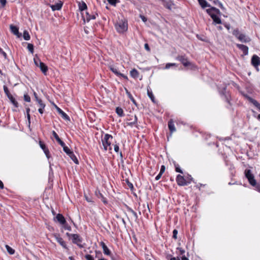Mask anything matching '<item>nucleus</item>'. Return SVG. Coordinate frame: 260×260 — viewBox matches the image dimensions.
<instances>
[{
    "instance_id": "680f3d73",
    "label": "nucleus",
    "mask_w": 260,
    "mask_h": 260,
    "mask_svg": "<svg viewBox=\"0 0 260 260\" xmlns=\"http://www.w3.org/2000/svg\"><path fill=\"white\" fill-rule=\"evenodd\" d=\"M177 249L180 251V254L182 255L185 253V250L181 248H177Z\"/></svg>"
},
{
    "instance_id": "aec40b11",
    "label": "nucleus",
    "mask_w": 260,
    "mask_h": 260,
    "mask_svg": "<svg viewBox=\"0 0 260 260\" xmlns=\"http://www.w3.org/2000/svg\"><path fill=\"white\" fill-rule=\"evenodd\" d=\"M38 61L39 62V67L43 72V73L45 75L46 74V73L48 71L47 66L43 62H41L40 59H38Z\"/></svg>"
},
{
    "instance_id": "c03bdc74",
    "label": "nucleus",
    "mask_w": 260,
    "mask_h": 260,
    "mask_svg": "<svg viewBox=\"0 0 260 260\" xmlns=\"http://www.w3.org/2000/svg\"><path fill=\"white\" fill-rule=\"evenodd\" d=\"M62 228L66 230L69 231H71L72 228L70 225H69L67 222L62 226Z\"/></svg>"
},
{
    "instance_id": "ddd939ff",
    "label": "nucleus",
    "mask_w": 260,
    "mask_h": 260,
    "mask_svg": "<svg viewBox=\"0 0 260 260\" xmlns=\"http://www.w3.org/2000/svg\"><path fill=\"white\" fill-rule=\"evenodd\" d=\"M245 98L256 107L260 111V104L255 100L252 99L247 94L244 95Z\"/></svg>"
},
{
    "instance_id": "2f4dec72",
    "label": "nucleus",
    "mask_w": 260,
    "mask_h": 260,
    "mask_svg": "<svg viewBox=\"0 0 260 260\" xmlns=\"http://www.w3.org/2000/svg\"><path fill=\"white\" fill-rule=\"evenodd\" d=\"M116 113L120 117H123L124 116L123 109L120 107H117L116 109Z\"/></svg>"
},
{
    "instance_id": "5fc2aeb1",
    "label": "nucleus",
    "mask_w": 260,
    "mask_h": 260,
    "mask_svg": "<svg viewBox=\"0 0 260 260\" xmlns=\"http://www.w3.org/2000/svg\"><path fill=\"white\" fill-rule=\"evenodd\" d=\"M7 3V0H0V4L2 7H4Z\"/></svg>"
},
{
    "instance_id": "4468645a",
    "label": "nucleus",
    "mask_w": 260,
    "mask_h": 260,
    "mask_svg": "<svg viewBox=\"0 0 260 260\" xmlns=\"http://www.w3.org/2000/svg\"><path fill=\"white\" fill-rule=\"evenodd\" d=\"M39 145H40V147L43 150V151H44V153L45 154L46 157L48 158H49L50 157L49 150L48 149V148L46 146L45 144L43 142H42L41 141H39Z\"/></svg>"
},
{
    "instance_id": "4d7b16f0",
    "label": "nucleus",
    "mask_w": 260,
    "mask_h": 260,
    "mask_svg": "<svg viewBox=\"0 0 260 260\" xmlns=\"http://www.w3.org/2000/svg\"><path fill=\"white\" fill-rule=\"evenodd\" d=\"M144 48H145V49L147 51H150V47H149V45H148V44L147 43H145V44H144Z\"/></svg>"
},
{
    "instance_id": "69168bd1",
    "label": "nucleus",
    "mask_w": 260,
    "mask_h": 260,
    "mask_svg": "<svg viewBox=\"0 0 260 260\" xmlns=\"http://www.w3.org/2000/svg\"><path fill=\"white\" fill-rule=\"evenodd\" d=\"M85 199H86V200L88 202H93V201L91 200V199L88 198L87 196H85Z\"/></svg>"
},
{
    "instance_id": "603ef678",
    "label": "nucleus",
    "mask_w": 260,
    "mask_h": 260,
    "mask_svg": "<svg viewBox=\"0 0 260 260\" xmlns=\"http://www.w3.org/2000/svg\"><path fill=\"white\" fill-rule=\"evenodd\" d=\"M114 151L118 153L119 152V146L117 144H116L114 145Z\"/></svg>"
},
{
    "instance_id": "6e6552de",
    "label": "nucleus",
    "mask_w": 260,
    "mask_h": 260,
    "mask_svg": "<svg viewBox=\"0 0 260 260\" xmlns=\"http://www.w3.org/2000/svg\"><path fill=\"white\" fill-rule=\"evenodd\" d=\"M176 182L179 186H185L190 183V180H186L183 176L178 175L176 177Z\"/></svg>"
},
{
    "instance_id": "e2e57ef3",
    "label": "nucleus",
    "mask_w": 260,
    "mask_h": 260,
    "mask_svg": "<svg viewBox=\"0 0 260 260\" xmlns=\"http://www.w3.org/2000/svg\"><path fill=\"white\" fill-rule=\"evenodd\" d=\"M34 96H35V100L36 101L38 102L39 100H40L41 99H39L37 95V94L36 93V92H34Z\"/></svg>"
},
{
    "instance_id": "f8f14e48",
    "label": "nucleus",
    "mask_w": 260,
    "mask_h": 260,
    "mask_svg": "<svg viewBox=\"0 0 260 260\" xmlns=\"http://www.w3.org/2000/svg\"><path fill=\"white\" fill-rule=\"evenodd\" d=\"M176 58L180 61L184 67H188L190 64V62L184 55H179Z\"/></svg>"
},
{
    "instance_id": "7ed1b4c3",
    "label": "nucleus",
    "mask_w": 260,
    "mask_h": 260,
    "mask_svg": "<svg viewBox=\"0 0 260 260\" xmlns=\"http://www.w3.org/2000/svg\"><path fill=\"white\" fill-rule=\"evenodd\" d=\"M233 35L242 43H248L250 42V38L244 34L240 32L239 29L236 28L233 31Z\"/></svg>"
},
{
    "instance_id": "c756f323",
    "label": "nucleus",
    "mask_w": 260,
    "mask_h": 260,
    "mask_svg": "<svg viewBox=\"0 0 260 260\" xmlns=\"http://www.w3.org/2000/svg\"><path fill=\"white\" fill-rule=\"evenodd\" d=\"M8 98L10 101L11 103L15 107L17 108L18 107V103L16 101L15 98L13 96V95L11 94L8 96Z\"/></svg>"
},
{
    "instance_id": "9d476101",
    "label": "nucleus",
    "mask_w": 260,
    "mask_h": 260,
    "mask_svg": "<svg viewBox=\"0 0 260 260\" xmlns=\"http://www.w3.org/2000/svg\"><path fill=\"white\" fill-rule=\"evenodd\" d=\"M109 69L110 70V71H111L114 74H115L116 76H118V77H122L123 78L126 79V80H127L128 79V78L127 77L120 73L118 70V69L114 66H110L109 67Z\"/></svg>"
},
{
    "instance_id": "37998d69",
    "label": "nucleus",
    "mask_w": 260,
    "mask_h": 260,
    "mask_svg": "<svg viewBox=\"0 0 260 260\" xmlns=\"http://www.w3.org/2000/svg\"><path fill=\"white\" fill-rule=\"evenodd\" d=\"M255 187V190L260 193V184L255 182V185H252Z\"/></svg>"
},
{
    "instance_id": "a19ab883",
    "label": "nucleus",
    "mask_w": 260,
    "mask_h": 260,
    "mask_svg": "<svg viewBox=\"0 0 260 260\" xmlns=\"http://www.w3.org/2000/svg\"><path fill=\"white\" fill-rule=\"evenodd\" d=\"M174 166H175V168L176 172L180 173H181V174H183V171L180 169V166H179V165L178 164H177L176 163H174Z\"/></svg>"
},
{
    "instance_id": "20e7f679",
    "label": "nucleus",
    "mask_w": 260,
    "mask_h": 260,
    "mask_svg": "<svg viewBox=\"0 0 260 260\" xmlns=\"http://www.w3.org/2000/svg\"><path fill=\"white\" fill-rule=\"evenodd\" d=\"M206 12L207 13L211 16V17L212 18L213 22L216 24H221V20L220 18L217 16L216 14H214L213 12L218 13L219 12V10L215 8V7H211L210 9H208L206 10Z\"/></svg>"
},
{
    "instance_id": "2eb2a0df",
    "label": "nucleus",
    "mask_w": 260,
    "mask_h": 260,
    "mask_svg": "<svg viewBox=\"0 0 260 260\" xmlns=\"http://www.w3.org/2000/svg\"><path fill=\"white\" fill-rule=\"evenodd\" d=\"M236 46L243 52L244 55H247L248 54V47L247 46L237 44Z\"/></svg>"
},
{
    "instance_id": "ea45409f",
    "label": "nucleus",
    "mask_w": 260,
    "mask_h": 260,
    "mask_svg": "<svg viewBox=\"0 0 260 260\" xmlns=\"http://www.w3.org/2000/svg\"><path fill=\"white\" fill-rule=\"evenodd\" d=\"M102 253L101 252L99 251H95V258L96 257H98L99 258L98 259V260H108L105 258H103V257H101V258H100V256H102Z\"/></svg>"
},
{
    "instance_id": "a18cd8bd",
    "label": "nucleus",
    "mask_w": 260,
    "mask_h": 260,
    "mask_svg": "<svg viewBox=\"0 0 260 260\" xmlns=\"http://www.w3.org/2000/svg\"><path fill=\"white\" fill-rule=\"evenodd\" d=\"M85 258L86 260H94V257L93 255L90 254H86L85 255Z\"/></svg>"
},
{
    "instance_id": "6e6d98bb",
    "label": "nucleus",
    "mask_w": 260,
    "mask_h": 260,
    "mask_svg": "<svg viewBox=\"0 0 260 260\" xmlns=\"http://www.w3.org/2000/svg\"><path fill=\"white\" fill-rule=\"evenodd\" d=\"M0 53L4 56L5 59L7 58V55L5 52H4L1 48Z\"/></svg>"
},
{
    "instance_id": "774afa93",
    "label": "nucleus",
    "mask_w": 260,
    "mask_h": 260,
    "mask_svg": "<svg viewBox=\"0 0 260 260\" xmlns=\"http://www.w3.org/2000/svg\"><path fill=\"white\" fill-rule=\"evenodd\" d=\"M170 260H180V259L178 257L177 258L173 257H172Z\"/></svg>"
},
{
    "instance_id": "f257e3e1",
    "label": "nucleus",
    "mask_w": 260,
    "mask_h": 260,
    "mask_svg": "<svg viewBox=\"0 0 260 260\" xmlns=\"http://www.w3.org/2000/svg\"><path fill=\"white\" fill-rule=\"evenodd\" d=\"M115 26L118 32L123 33L127 30V21L125 19L119 20L115 24Z\"/></svg>"
},
{
    "instance_id": "0eeeda50",
    "label": "nucleus",
    "mask_w": 260,
    "mask_h": 260,
    "mask_svg": "<svg viewBox=\"0 0 260 260\" xmlns=\"http://www.w3.org/2000/svg\"><path fill=\"white\" fill-rule=\"evenodd\" d=\"M251 64L258 72L259 71L260 57L256 54H254L251 59Z\"/></svg>"
},
{
    "instance_id": "473e14b6",
    "label": "nucleus",
    "mask_w": 260,
    "mask_h": 260,
    "mask_svg": "<svg viewBox=\"0 0 260 260\" xmlns=\"http://www.w3.org/2000/svg\"><path fill=\"white\" fill-rule=\"evenodd\" d=\"M69 156L76 164H79L78 160L73 151L69 155Z\"/></svg>"
},
{
    "instance_id": "13d9d810",
    "label": "nucleus",
    "mask_w": 260,
    "mask_h": 260,
    "mask_svg": "<svg viewBox=\"0 0 260 260\" xmlns=\"http://www.w3.org/2000/svg\"><path fill=\"white\" fill-rule=\"evenodd\" d=\"M127 185L128 186L131 188V189H133L134 188V186H133V184L130 182L129 181H128V180L127 181Z\"/></svg>"
},
{
    "instance_id": "393cba45",
    "label": "nucleus",
    "mask_w": 260,
    "mask_h": 260,
    "mask_svg": "<svg viewBox=\"0 0 260 260\" xmlns=\"http://www.w3.org/2000/svg\"><path fill=\"white\" fill-rule=\"evenodd\" d=\"M124 206L127 210V211L131 212L133 215L134 216L136 220H137L138 218V215L137 213L134 211L131 207H129L128 206H127L126 204H124Z\"/></svg>"
},
{
    "instance_id": "cd10ccee",
    "label": "nucleus",
    "mask_w": 260,
    "mask_h": 260,
    "mask_svg": "<svg viewBox=\"0 0 260 260\" xmlns=\"http://www.w3.org/2000/svg\"><path fill=\"white\" fill-rule=\"evenodd\" d=\"M79 9L80 11H83L87 9V7L86 3L84 1L79 3Z\"/></svg>"
},
{
    "instance_id": "423d86ee",
    "label": "nucleus",
    "mask_w": 260,
    "mask_h": 260,
    "mask_svg": "<svg viewBox=\"0 0 260 260\" xmlns=\"http://www.w3.org/2000/svg\"><path fill=\"white\" fill-rule=\"evenodd\" d=\"M71 240L72 243L76 244L79 248H82L84 247V245L81 244L83 238L79 234H74Z\"/></svg>"
},
{
    "instance_id": "e433bc0d",
    "label": "nucleus",
    "mask_w": 260,
    "mask_h": 260,
    "mask_svg": "<svg viewBox=\"0 0 260 260\" xmlns=\"http://www.w3.org/2000/svg\"><path fill=\"white\" fill-rule=\"evenodd\" d=\"M6 249L7 250V252L10 254H14L15 253V250L14 249H13L12 248H11L10 246H9V245H6Z\"/></svg>"
},
{
    "instance_id": "f3484780",
    "label": "nucleus",
    "mask_w": 260,
    "mask_h": 260,
    "mask_svg": "<svg viewBox=\"0 0 260 260\" xmlns=\"http://www.w3.org/2000/svg\"><path fill=\"white\" fill-rule=\"evenodd\" d=\"M100 244L103 248L104 253L105 255H110L111 254V251L105 243L104 242H101Z\"/></svg>"
},
{
    "instance_id": "052dcab7",
    "label": "nucleus",
    "mask_w": 260,
    "mask_h": 260,
    "mask_svg": "<svg viewBox=\"0 0 260 260\" xmlns=\"http://www.w3.org/2000/svg\"><path fill=\"white\" fill-rule=\"evenodd\" d=\"M74 234H70L69 233H66V236L69 237L70 239H71Z\"/></svg>"
},
{
    "instance_id": "4be33fe9",
    "label": "nucleus",
    "mask_w": 260,
    "mask_h": 260,
    "mask_svg": "<svg viewBox=\"0 0 260 260\" xmlns=\"http://www.w3.org/2000/svg\"><path fill=\"white\" fill-rule=\"evenodd\" d=\"M38 103L40 106V108L38 109V111L40 114H43L44 113V109L45 107V104L43 102L42 100H39L38 102Z\"/></svg>"
},
{
    "instance_id": "412c9836",
    "label": "nucleus",
    "mask_w": 260,
    "mask_h": 260,
    "mask_svg": "<svg viewBox=\"0 0 260 260\" xmlns=\"http://www.w3.org/2000/svg\"><path fill=\"white\" fill-rule=\"evenodd\" d=\"M56 108L57 112L61 115L63 119L67 120H70L69 116L64 112H63L60 108H58V107H56Z\"/></svg>"
},
{
    "instance_id": "f704fd0d",
    "label": "nucleus",
    "mask_w": 260,
    "mask_h": 260,
    "mask_svg": "<svg viewBox=\"0 0 260 260\" xmlns=\"http://www.w3.org/2000/svg\"><path fill=\"white\" fill-rule=\"evenodd\" d=\"M137 122H138V117L136 115H135L134 120L133 121V123H126V124L128 126H130L132 127L134 125H135L136 124H137Z\"/></svg>"
},
{
    "instance_id": "7c9ffc66",
    "label": "nucleus",
    "mask_w": 260,
    "mask_h": 260,
    "mask_svg": "<svg viewBox=\"0 0 260 260\" xmlns=\"http://www.w3.org/2000/svg\"><path fill=\"white\" fill-rule=\"evenodd\" d=\"M10 29L13 34L19 36V30L17 26L11 25L10 26Z\"/></svg>"
},
{
    "instance_id": "dca6fc26",
    "label": "nucleus",
    "mask_w": 260,
    "mask_h": 260,
    "mask_svg": "<svg viewBox=\"0 0 260 260\" xmlns=\"http://www.w3.org/2000/svg\"><path fill=\"white\" fill-rule=\"evenodd\" d=\"M95 194L97 198L101 199V201L103 202L104 204H107L108 202L106 198L104 197L103 194L100 192L99 190L97 189L95 190Z\"/></svg>"
},
{
    "instance_id": "a211bd4d",
    "label": "nucleus",
    "mask_w": 260,
    "mask_h": 260,
    "mask_svg": "<svg viewBox=\"0 0 260 260\" xmlns=\"http://www.w3.org/2000/svg\"><path fill=\"white\" fill-rule=\"evenodd\" d=\"M82 15L83 19L85 20L86 19L87 22H89L91 19H95L96 18V16H98V14L91 15H90L88 12H86L85 16H84L83 14H82Z\"/></svg>"
},
{
    "instance_id": "8fccbe9b",
    "label": "nucleus",
    "mask_w": 260,
    "mask_h": 260,
    "mask_svg": "<svg viewBox=\"0 0 260 260\" xmlns=\"http://www.w3.org/2000/svg\"><path fill=\"white\" fill-rule=\"evenodd\" d=\"M107 1L110 5L115 6L118 0H107Z\"/></svg>"
},
{
    "instance_id": "a878e982",
    "label": "nucleus",
    "mask_w": 260,
    "mask_h": 260,
    "mask_svg": "<svg viewBox=\"0 0 260 260\" xmlns=\"http://www.w3.org/2000/svg\"><path fill=\"white\" fill-rule=\"evenodd\" d=\"M130 75L132 78L137 79L139 77V73L136 69H133L130 72Z\"/></svg>"
},
{
    "instance_id": "bf43d9fd",
    "label": "nucleus",
    "mask_w": 260,
    "mask_h": 260,
    "mask_svg": "<svg viewBox=\"0 0 260 260\" xmlns=\"http://www.w3.org/2000/svg\"><path fill=\"white\" fill-rule=\"evenodd\" d=\"M140 17L141 18L143 22H145L147 21V18L144 16L140 15Z\"/></svg>"
},
{
    "instance_id": "f03ea898",
    "label": "nucleus",
    "mask_w": 260,
    "mask_h": 260,
    "mask_svg": "<svg viewBox=\"0 0 260 260\" xmlns=\"http://www.w3.org/2000/svg\"><path fill=\"white\" fill-rule=\"evenodd\" d=\"M112 139L113 136L108 134H106L104 135V138L102 139V144L105 151H107V150H112L111 145Z\"/></svg>"
},
{
    "instance_id": "72a5a7b5",
    "label": "nucleus",
    "mask_w": 260,
    "mask_h": 260,
    "mask_svg": "<svg viewBox=\"0 0 260 260\" xmlns=\"http://www.w3.org/2000/svg\"><path fill=\"white\" fill-rule=\"evenodd\" d=\"M147 94L149 98L151 100L153 103H155V98L153 94V93L151 90L147 89Z\"/></svg>"
},
{
    "instance_id": "39448f33",
    "label": "nucleus",
    "mask_w": 260,
    "mask_h": 260,
    "mask_svg": "<svg viewBox=\"0 0 260 260\" xmlns=\"http://www.w3.org/2000/svg\"><path fill=\"white\" fill-rule=\"evenodd\" d=\"M244 175L245 177L247 179L249 183L251 185H255L256 180L254 178V176L252 174V171L249 169H246L244 171Z\"/></svg>"
},
{
    "instance_id": "1a4fd4ad",
    "label": "nucleus",
    "mask_w": 260,
    "mask_h": 260,
    "mask_svg": "<svg viewBox=\"0 0 260 260\" xmlns=\"http://www.w3.org/2000/svg\"><path fill=\"white\" fill-rule=\"evenodd\" d=\"M54 236L56 240V241L65 249L69 250L68 247L67 245L66 242L63 240V239L60 237L59 234H54Z\"/></svg>"
},
{
    "instance_id": "5701e85b",
    "label": "nucleus",
    "mask_w": 260,
    "mask_h": 260,
    "mask_svg": "<svg viewBox=\"0 0 260 260\" xmlns=\"http://www.w3.org/2000/svg\"><path fill=\"white\" fill-rule=\"evenodd\" d=\"M52 135L57 142L61 146H64V142L60 139L57 133L55 131L52 132Z\"/></svg>"
},
{
    "instance_id": "c9c22d12",
    "label": "nucleus",
    "mask_w": 260,
    "mask_h": 260,
    "mask_svg": "<svg viewBox=\"0 0 260 260\" xmlns=\"http://www.w3.org/2000/svg\"><path fill=\"white\" fill-rule=\"evenodd\" d=\"M23 39L26 41L30 40V37L28 32L27 30H24L23 31Z\"/></svg>"
},
{
    "instance_id": "9b49d317",
    "label": "nucleus",
    "mask_w": 260,
    "mask_h": 260,
    "mask_svg": "<svg viewBox=\"0 0 260 260\" xmlns=\"http://www.w3.org/2000/svg\"><path fill=\"white\" fill-rule=\"evenodd\" d=\"M54 220L55 222H58L62 226L67 222L64 217L62 215V214L60 213H58L56 215V217L54 218Z\"/></svg>"
},
{
    "instance_id": "4c0bfd02",
    "label": "nucleus",
    "mask_w": 260,
    "mask_h": 260,
    "mask_svg": "<svg viewBox=\"0 0 260 260\" xmlns=\"http://www.w3.org/2000/svg\"><path fill=\"white\" fill-rule=\"evenodd\" d=\"M222 94L224 95V99L225 101L229 104L231 105L230 103V95L226 94L225 92L224 93L223 91H222Z\"/></svg>"
},
{
    "instance_id": "0e129e2a",
    "label": "nucleus",
    "mask_w": 260,
    "mask_h": 260,
    "mask_svg": "<svg viewBox=\"0 0 260 260\" xmlns=\"http://www.w3.org/2000/svg\"><path fill=\"white\" fill-rule=\"evenodd\" d=\"M162 174L160 173H159L155 177L156 180H158L161 177Z\"/></svg>"
},
{
    "instance_id": "09e8293b",
    "label": "nucleus",
    "mask_w": 260,
    "mask_h": 260,
    "mask_svg": "<svg viewBox=\"0 0 260 260\" xmlns=\"http://www.w3.org/2000/svg\"><path fill=\"white\" fill-rule=\"evenodd\" d=\"M24 100L25 101L27 102H30V98L27 94H25L24 95Z\"/></svg>"
},
{
    "instance_id": "6ab92c4d",
    "label": "nucleus",
    "mask_w": 260,
    "mask_h": 260,
    "mask_svg": "<svg viewBox=\"0 0 260 260\" xmlns=\"http://www.w3.org/2000/svg\"><path fill=\"white\" fill-rule=\"evenodd\" d=\"M62 6V3L61 1L55 3L54 5H52L50 7L53 11L59 10L61 9Z\"/></svg>"
},
{
    "instance_id": "58836bf2",
    "label": "nucleus",
    "mask_w": 260,
    "mask_h": 260,
    "mask_svg": "<svg viewBox=\"0 0 260 260\" xmlns=\"http://www.w3.org/2000/svg\"><path fill=\"white\" fill-rule=\"evenodd\" d=\"M63 148V151L68 154V155L72 152L69 148L66 146L65 143H64V146H62Z\"/></svg>"
},
{
    "instance_id": "79ce46f5",
    "label": "nucleus",
    "mask_w": 260,
    "mask_h": 260,
    "mask_svg": "<svg viewBox=\"0 0 260 260\" xmlns=\"http://www.w3.org/2000/svg\"><path fill=\"white\" fill-rule=\"evenodd\" d=\"M3 88H4V92L7 97L9 96V95H11V94L10 93V92L8 89V88L7 87V86L6 85H4Z\"/></svg>"
},
{
    "instance_id": "338daca9",
    "label": "nucleus",
    "mask_w": 260,
    "mask_h": 260,
    "mask_svg": "<svg viewBox=\"0 0 260 260\" xmlns=\"http://www.w3.org/2000/svg\"><path fill=\"white\" fill-rule=\"evenodd\" d=\"M182 260H189V259L186 257L185 255L182 256Z\"/></svg>"
},
{
    "instance_id": "49530a36",
    "label": "nucleus",
    "mask_w": 260,
    "mask_h": 260,
    "mask_svg": "<svg viewBox=\"0 0 260 260\" xmlns=\"http://www.w3.org/2000/svg\"><path fill=\"white\" fill-rule=\"evenodd\" d=\"M27 48L28 49V50L31 53H33V52H34V45L32 44H28L27 45Z\"/></svg>"
},
{
    "instance_id": "bb28decb",
    "label": "nucleus",
    "mask_w": 260,
    "mask_h": 260,
    "mask_svg": "<svg viewBox=\"0 0 260 260\" xmlns=\"http://www.w3.org/2000/svg\"><path fill=\"white\" fill-rule=\"evenodd\" d=\"M199 4L203 9H205L206 7H210V5L209 4L206 0H198Z\"/></svg>"
},
{
    "instance_id": "864d4df0",
    "label": "nucleus",
    "mask_w": 260,
    "mask_h": 260,
    "mask_svg": "<svg viewBox=\"0 0 260 260\" xmlns=\"http://www.w3.org/2000/svg\"><path fill=\"white\" fill-rule=\"evenodd\" d=\"M165 170H166V167L164 165H162L161 166V168H160V172L159 173H160L162 175L163 174V173L165 172Z\"/></svg>"
},
{
    "instance_id": "de8ad7c7",
    "label": "nucleus",
    "mask_w": 260,
    "mask_h": 260,
    "mask_svg": "<svg viewBox=\"0 0 260 260\" xmlns=\"http://www.w3.org/2000/svg\"><path fill=\"white\" fill-rule=\"evenodd\" d=\"M178 231L176 229H174L173 231V238L174 239H177Z\"/></svg>"
},
{
    "instance_id": "b1692460",
    "label": "nucleus",
    "mask_w": 260,
    "mask_h": 260,
    "mask_svg": "<svg viewBox=\"0 0 260 260\" xmlns=\"http://www.w3.org/2000/svg\"><path fill=\"white\" fill-rule=\"evenodd\" d=\"M168 127L171 133H173V132L176 131V128L174 124V122L172 120H170L168 122Z\"/></svg>"
},
{
    "instance_id": "c85d7f7f",
    "label": "nucleus",
    "mask_w": 260,
    "mask_h": 260,
    "mask_svg": "<svg viewBox=\"0 0 260 260\" xmlns=\"http://www.w3.org/2000/svg\"><path fill=\"white\" fill-rule=\"evenodd\" d=\"M125 90L126 94L127 95L128 98L134 104H135L136 106H137V104L136 101L134 99V97L133 96V95H132L131 92L129 91H128V90L126 88H125Z\"/></svg>"
},
{
    "instance_id": "3c124183",
    "label": "nucleus",
    "mask_w": 260,
    "mask_h": 260,
    "mask_svg": "<svg viewBox=\"0 0 260 260\" xmlns=\"http://www.w3.org/2000/svg\"><path fill=\"white\" fill-rule=\"evenodd\" d=\"M173 66H176V63H168L166 65L165 68L166 69H168L170 67H173Z\"/></svg>"
}]
</instances>
